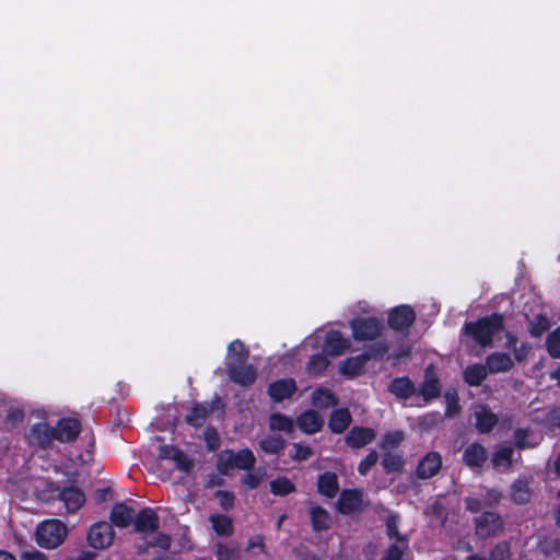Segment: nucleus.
<instances>
[{
    "label": "nucleus",
    "mask_w": 560,
    "mask_h": 560,
    "mask_svg": "<svg viewBox=\"0 0 560 560\" xmlns=\"http://www.w3.org/2000/svg\"><path fill=\"white\" fill-rule=\"evenodd\" d=\"M529 351H530V345L527 342H522L518 347H514V349H513L514 359L518 363H521L526 360Z\"/></svg>",
    "instance_id": "nucleus-58"
},
{
    "label": "nucleus",
    "mask_w": 560,
    "mask_h": 560,
    "mask_svg": "<svg viewBox=\"0 0 560 560\" xmlns=\"http://www.w3.org/2000/svg\"><path fill=\"white\" fill-rule=\"evenodd\" d=\"M503 528V520L497 512L485 511L475 517L476 535L482 539L497 536Z\"/></svg>",
    "instance_id": "nucleus-6"
},
{
    "label": "nucleus",
    "mask_w": 560,
    "mask_h": 560,
    "mask_svg": "<svg viewBox=\"0 0 560 560\" xmlns=\"http://www.w3.org/2000/svg\"><path fill=\"white\" fill-rule=\"evenodd\" d=\"M298 390L296 382L292 377L272 381L267 387V394L273 402L290 399Z\"/></svg>",
    "instance_id": "nucleus-13"
},
{
    "label": "nucleus",
    "mask_w": 560,
    "mask_h": 560,
    "mask_svg": "<svg viewBox=\"0 0 560 560\" xmlns=\"http://www.w3.org/2000/svg\"><path fill=\"white\" fill-rule=\"evenodd\" d=\"M269 487L270 492L278 497L289 495L296 490L295 483L285 476H278L275 478L270 481Z\"/></svg>",
    "instance_id": "nucleus-37"
},
{
    "label": "nucleus",
    "mask_w": 560,
    "mask_h": 560,
    "mask_svg": "<svg viewBox=\"0 0 560 560\" xmlns=\"http://www.w3.org/2000/svg\"><path fill=\"white\" fill-rule=\"evenodd\" d=\"M228 350L234 357L235 361L233 363H246L249 358V350L244 342L238 339L233 340L229 345Z\"/></svg>",
    "instance_id": "nucleus-47"
},
{
    "label": "nucleus",
    "mask_w": 560,
    "mask_h": 560,
    "mask_svg": "<svg viewBox=\"0 0 560 560\" xmlns=\"http://www.w3.org/2000/svg\"><path fill=\"white\" fill-rule=\"evenodd\" d=\"M488 373L486 364L475 363L464 370L463 377L466 384L477 387L487 378Z\"/></svg>",
    "instance_id": "nucleus-31"
},
{
    "label": "nucleus",
    "mask_w": 560,
    "mask_h": 560,
    "mask_svg": "<svg viewBox=\"0 0 560 560\" xmlns=\"http://www.w3.org/2000/svg\"><path fill=\"white\" fill-rule=\"evenodd\" d=\"M485 364L489 374L505 373L514 368L511 355L506 352H492L486 357Z\"/></svg>",
    "instance_id": "nucleus-22"
},
{
    "label": "nucleus",
    "mask_w": 560,
    "mask_h": 560,
    "mask_svg": "<svg viewBox=\"0 0 560 560\" xmlns=\"http://www.w3.org/2000/svg\"><path fill=\"white\" fill-rule=\"evenodd\" d=\"M173 460L176 465V468L183 472H190L194 467V462L185 454L182 450L175 452Z\"/></svg>",
    "instance_id": "nucleus-50"
},
{
    "label": "nucleus",
    "mask_w": 560,
    "mask_h": 560,
    "mask_svg": "<svg viewBox=\"0 0 560 560\" xmlns=\"http://www.w3.org/2000/svg\"><path fill=\"white\" fill-rule=\"evenodd\" d=\"M253 548H259L261 553L267 552L264 535L257 534V535L249 537L246 550H249Z\"/></svg>",
    "instance_id": "nucleus-57"
},
{
    "label": "nucleus",
    "mask_w": 560,
    "mask_h": 560,
    "mask_svg": "<svg viewBox=\"0 0 560 560\" xmlns=\"http://www.w3.org/2000/svg\"><path fill=\"white\" fill-rule=\"evenodd\" d=\"M513 448L511 446H501L498 448L491 458L493 467L504 466L511 467L513 463Z\"/></svg>",
    "instance_id": "nucleus-45"
},
{
    "label": "nucleus",
    "mask_w": 560,
    "mask_h": 560,
    "mask_svg": "<svg viewBox=\"0 0 560 560\" xmlns=\"http://www.w3.org/2000/svg\"><path fill=\"white\" fill-rule=\"evenodd\" d=\"M35 534L38 546L54 549L65 541L68 529L61 521L52 518L38 524Z\"/></svg>",
    "instance_id": "nucleus-3"
},
{
    "label": "nucleus",
    "mask_w": 560,
    "mask_h": 560,
    "mask_svg": "<svg viewBox=\"0 0 560 560\" xmlns=\"http://www.w3.org/2000/svg\"><path fill=\"white\" fill-rule=\"evenodd\" d=\"M411 353V348L409 346H401L399 350L393 353L392 358L395 363H398L401 358L408 357Z\"/></svg>",
    "instance_id": "nucleus-64"
},
{
    "label": "nucleus",
    "mask_w": 560,
    "mask_h": 560,
    "mask_svg": "<svg viewBox=\"0 0 560 560\" xmlns=\"http://www.w3.org/2000/svg\"><path fill=\"white\" fill-rule=\"evenodd\" d=\"M214 498L219 500V504L222 510L228 512L234 508L235 495L233 492L228 490H217L214 492Z\"/></svg>",
    "instance_id": "nucleus-51"
},
{
    "label": "nucleus",
    "mask_w": 560,
    "mask_h": 560,
    "mask_svg": "<svg viewBox=\"0 0 560 560\" xmlns=\"http://www.w3.org/2000/svg\"><path fill=\"white\" fill-rule=\"evenodd\" d=\"M538 548L546 557H560V538L546 536L538 542Z\"/></svg>",
    "instance_id": "nucleus-42"
},
{
    "label": "nucleus",
    "mask_w": 560,
    "mask_h": 560,
    "mask_svg": "<svg viewBox=\"0 0 560 560\" xmlns=\"http://www.w3.org/2000/svg\"><path fill=\"white\" fill-rule=\"evenodd\" d=\"M399 516L397 514H390L386 518V535L394 541L409 540L407 535H404L398 529Z\"/></svg>",
    "instance_id": "nucleus-46"
},
{
    "label": "nucleus",
    "mask_w": 560,
    "mask_h": 560,
    "mask_svg": "<svg viewBox=\"0 0 560 560\" xmlns=\"http://www.w3.org/2000/svg\"><path fill=\"white\" fill-rule=\"evenodd\" d=\"M311 402L317 409H328L339 404L336 394L327 387H317L311 395Z\"/></svg>",
    "instance_id": "nucleus-29"
},
{
    "label": "nucleus",
    "mask_w": 560,
    "mask_h": 560,
    "mask_svg": "<svg viewBox=\"0 0 560 560\" xmlns=\"http://www.w3.org/2000/svg\"><path fill=\"white\" fill-rule=\"evenodd\" d=\"M149 546H159L163 549H168L171 546V537L166 534L160 533L154 542H149Z\"/></svg>",
    "instance_id": "nucleus-61"
},
{
    "label": "nucleus",
    "mask_w": 560,
    "mask_h": 560,
    "mask_svg": "<svg viewBox=\"0 0 560 560\" xmlns=\"http://www.w3.org/2000/svg\"><path fill=\"white\" fill-rule=\"evenodd\" d=\"M299 429L306 434L319 432L324 425V419L314 409L303 411L296 418Z\"/></svg>",
    "instance_id": "nucleus-23"
},
{
    "label": "nucleus",
    "mask_w": 560,
    "mask_h": 560,
    "mask_svg": "<svg viewBox=\"0 0 560 560\" xmlns=\"http://www.w3.org/2000/svg\"><path fill=\"white\" fill-rule=\"evenodd\" d=\"M528 332L533 338H540L550 328V320L544 314H536L533 318L526 315Z\"/></svg>",
    "instance_id": "nucleus-35"
},
{
    "label": "nucleus",
    "mask_w": 560,
    "mask_h": 560,
    "mask_svg": "<svg viewBox=\"0 0 560 560\" xmlns=\"http://www.w3.org/2000/svg\"><path fill=\"white\" fill-rule=\"evenodd\" d=\"M21 560H47V557L42 551L32 549L23 551L21 555Z\"/></svg>",
    "instance_id": "nucleus-60"
},
{
    "label": "nucleus",
    "mask_w": 560,
    "mask_h": 560,
    "mask_svg": "<svg viewBox=\"0 0 560 560\" xmlns=\"http://www.w3.org/2000/svg\"><path fill=\"white\" fill-rule=\"evenodd\" d=\"M417 318L412 306L400 304L390 308L387 313V325L394 331L405 332L415 324Z\"/></svg>",
    "instance_id": "nucleus-5"
},
{
    "label": "nucleus",
    "mask_w": 560,
    "mask_h": 560,
    "mask_svg": "<svg viewBox=\"0 0 560 560\" xmlns=\"http://www.w3.org/2000/svg\"><path fill=\"white\" fill-rule=\"evenodd\" d=\"M355 341H375L384 330L383 320L376 316L354 317L349 322Z\"/></svg>",
    "instance_id": "nucleus-4"
},
{
    "label": "nucleus",
    "mask_w": 560,
    "mask_h": 560,
    "mask_svg": "<svg viewBox=\"0 0 560 560\" xmlns=\"http://www.w3.org/2000/svg\"><path fill=\"white\" fill-rule=\"evenodd\" d=\"M404 464H405V462H404L402 455H400L398 453H393V452H384V454L382 456V460H381L383 470L386 474L401 471L404 468Z\"/></svg>",
    "instance_id": "nucleus-38"
},
{
    "label": "nucleus",
    "mask_w": 560,
    "mask_h": 560,
    "mask_svg": "<svg viewBox=\"0 0 560 560\" xmlns=\"http://www.w3.org/2000/svg\"><path fill=\"white\" fill-rule=\"evenodd\" d=\"M475 429L479 434H488L493 431L499 422V417L488 405H479L474 412Z\"/></svg>",
    "instance_id": "nucleus-15"
},
{
    "label": "nucleus",
    "mask_w": 560,
    "mask_h": 560,
    "mask_svg": "<svg viewBox=\"0 0 560 560\" xmlns=\"http://www.w3.org/2000/svg\"><path fill=\"white\" fill-rule=\"evenodd\" d=\"M442 385L433 364H429L423 371V380L417 389L425 402H430L441 396Z\"/></svg>",
    "instance_id": "nucleus-8"
},
{
    "label": "nucleus",
    "mask_w": 560,
    "mask_h": 560,
    "mask_svg": "<svg viewBox=\"0 0 560 560\" xmlns=\"http://www.w3.org/2000/svg\"><path fill=\"white\" fill-rule=\"evenodd\" d=\"M260 476L254 472H247L241 479L242 485L249 490L256 489L260 485Z\"/></svg>",
    "instance_id": "nucleus-56"
},
{
    "label": "nucleus",
    "mask_w": 560,
    "mask_h": 560,
    "mask_svg": "<svg viewBox=\"0 0 560 560\" xmlns=\"http://www.w3.org/2000/svg\"><path fill=\"white\" fill-rule=\"evenodd\" d=\"M317 492L328 499H332L339 492L338 476L334 471H324L317 476Z\"/></svg>",
    "instance_id": "nucleus-24"
},
{
    "label": "nucleus",
    "mask_w": 560,
    "mask_h": 560,
    "mask_svg": "<svg viewBox=\"0 0 560 560\" xmlns=\"http://www.w3.org/2000/svg\"><path fill=\"white\" fill-rule=\"evenodd\" d=\"M215 556L218 560H234L240 556V548L234 542H218L215 545Z\"/></svg>",
    "instance_id": "nucleus-43"
},
{
    "label": "nucleus",
    "mask_w": 560,
    "mask_h": 560,
    "mask_svg": "<svg viewBox=\"0 0 560 560\" xmlns=\"http://www.w3.org/2000/svg\"><path fill=\"white\" fill-rule=\"evenodd\" d=\"M58 498L65 503L67 511L70 513L80 510L85 502L84 492L74 486L63 487L59 491Z\"/></svg>",
    "instance_id": "nucleus-20"
},
{
    "label": "nucleus",
    "mask_w": 560,
    "mask_h": 560,
    "mask_svg": "<svg viewBox=\"0 0 560 560\" xmlns=\"http://www.w3.org/2000/svg\"><path fill=\"white\" fill-rule=\"evenodd\" d=\"M211 526L218 536L229 537L233 534V521L224 514H211L209 517Z\"/></svg>",
    "instance_id": "nucleus-34"
},
{
    "label": "nucleus",
    "mask_w": 560,
    "mask_h": 560,
    "mask_svg": "<svg viewBox=\"0 0 560 560\" xmlns=\"http://www.w3.org/2000/svg\"><path fill=\"white\" fill-rule=\"evenodd\" d=\"M212 408L201 402H195L190 411L186 415L185 421L194 428H200L205 424Z\"/></svg>",
    "instance_id": "nucleus-32"
},
{
    "label": "nucleus",
    "mask_w": 560,
    "mask_h": 560,
    "mask_svg": "<svg viewBox=\"0 0 560 560\" xmlns=\"http://www.w3.org/2000/svg\"><path fill=\"white\" fill-rule=\"evenodd\" d=\"M226 372L231 382L243 387H250L257 378L256 368L247 362L228 363Z\"/></svg>",
    "instance_id": "nucleus-10"
},
{
    "label": "nucleus",
    "mask_w": 560,
    "mask_h": 560,
    "mask_svg": "<svg viewBox=\"0 0 560 560\" xmlns=\"http://www.w3.org/2000/svg\"><path fill=\"white\" fill-rule=\"evenodd\" d=\"M115 532L110 523L97 522L88 532V542L94 549H104L112 545Z\"/></svg>",
    "instance_id": "nucleus-9"
},
{
    "label": "nucleus",
    "mask_w": 560,
    "mask_h": 560,
    "mask_svg": "<svg viewBox=\"0 0 560 560\" xmlns=\"http://www.w3.org/2000/svg\"><path fill=\"white\" fill-rule=\"evenodd\" d=\"M404 439L405 434L402 431H388L383 435L380 442V447L385 452H392V450H395L400 445Z\"/></svg>",
    "instance_id": "nucleus-41"
},
{
    "label": "nucleus",
    "mask_w": 560,
    "mask_h": 560,
    "mask_svg": "<svg viewBox=\"0 0 560 560\" xmlns=\"http://www.w3.org/2000/svg\"><path fill=\"white\" fill-rule=\"evenodd\" d=\"M312 528L315 533L328 530L331 526V516L326 509L314 505L308 511Z\"/></svg>",
    "instance_id": "nucleus-30"
},
{
    "label": "nucleus",
    "mask_w": 560,
    "mask_h": 560,
    "mask_svg": "<svg viewBox=\"0 0 560 560\" xmlns=\"http://www.w3.org/2000/svg\"><path fill=\"white\" fill-rule=\"evenodd\" d=\"M269 427L272 431L291 433L293 431L294 423L290 417L281 412H273L269 416Z\"/></svg>",
    "instance_id": "nucleus-39"
},
{
    "label": "nucleus",
    "mask_w": 560,
    "mask_h": 560,
    "mask_svg": "<svg viewBox=\"0 0 560 560\" xmlns=\"http://www.w3.org/2000/svg\"><path fill=\"white\" fill-rule=\"evenodd\" d=\"M388 392L398 399L407 400L417 394V387L408 376H398L389 383Z\"/></svg>",
    "instance_id": "nucleus-25"
},
{
    "label": "nucleus",
    "mask_w": 560,
    "mask_h": 560,
    "mask_svg": "<svg viewBox=\"0 0 560 560\" xmlns=\"http://www.w3.org/2000/svg\"><path fill=\"white\" fill-rule=\"evenodd\" d=\"M462 459L468 468L480 469L488 460V451L481 443L472 442L464 448Z\"/></svg>",
    "instance_id": "nucleus-14"
},
{
    "label": "nucleus",
    "mask_w": 560,
    "mask_h": 560,
    "mask_svg": "<svg viewBox=\"0 0 560 560\" xmlns=\"http://www.w3.org/2000/svg\"><path fill=\"white\" fill-rule=\"evenodd\" d=\"M109 494H110L109 488L97 489L94 492V500L96 503H103L108 499Z\"/></svg>",
    "instance_id": "nucleus-63"
},
{
    "label": "nucleus",
    "mask_w": 560,
    "mask_h": 560,
    "mask_svg": "<svg viewBox=\"0 0 560 560\" xmlns=\"http://www.w3.org/2000/svg\"><path fill=\"white\" fill-rule=\"evenodd\" d=\"M529 436L528 429L525 428H517L514 431V441L515 445L520 450H524L526 447L533 446L530 443L526 441V439Z\"/></svg>",
    "instance_id": "nucleus-54"
},
{
    "label": "nucleus",
    "mask_w": 560,
    "mask_h": 560,
    "mask_svg": "<svg viewBox=\"0 0 560 560\" xmlns=\"http://www.w3.org/2000/svg\"><path fill=\"white\" fill-rule=\"evenodd\" d=\"M366 361L362 354L345 359L339 366V372L348 380H353L363 374Z\"/></svg>",
    "instance_id": "nucleus-28"
},
{
    "label": "nucleus",
    "mask_w": 560,
    "mask_h": 560,
    "mask_svg": "<svg viewBox=\"0 0 560 560\" xmlns=\"http://www.w3.org/2000/svg\"><path fill=\"white\" fill-rule=\"evenodd\" d=\"M442 468V456L439 452L431 451L418 463L416 475L420 479H429L435 476Z\"/></svg>",
    "instance_id": "nucleus-17"
},
{
    "label": "nucleus",
    "mask_w": 560,
    "mask_h": 560,
    "mask_svg": "<svg viewBox=\"0 0 560 560\" xmlns=\"http://www.w3.org/2000/svg\"><path fill=\"white\" fill-rule=\"evenodd\" d=\"M350 346V340L339 330H329L324 339V351L330 357L341 355Z\"/></svg>",
    "instance_id": "nucleus-19"
},
{
    "label": "nucleus",
    "mask_w": 560,
    "mask_h": 560,
    "mask_svg": "<svg viewBox=\"0 0 560 560\" xmlns=\"http://www.w3.org/2000/svg\"><path fill=\"white\" fill-rule=\"evenodd\" d=\"M504 329V315L493 312L476 320L465 322L462 334L471 338L479 347L488 348L493 345V338Z\"/></svg>",
    "instance_id": "nucleus-1"
},
{
    "label": "nucleus",
    "mask_w": 560,
    "mask_h": 560,
    "mask_svg": "<svg viewBox=\"0 0 560 560\" xmlns=\"http://www.w3.org/2000/svg\"><path fill=\"white\" fill-rule=\"evenodd\" d=\"M378 454L375 450H371L368 455L359 463L358 471L361 476H366L371 468L377 463Z\"/></svg>",
    "instance_id": "nucleus-52"
},
{
    "label": "nucleus",
    "mask_w": 560,
    "mask_h": 560,
    "mask_svg": "<svg viewBox=\"0 0 560 560\" xmlns=\"http://www.w3.org/2000/svg\"><path fill=\"white\" fill-rule=\"evenodd\" d=\"M363 504V492L360 489H343L336 503L337 511L342 515L359 512Z\"/></svg>",
    "instance_id": "nucleus-11"
},
{
    "label": "nucleus",
    "mask_w": 560,
    "mask_h": 560,
    "mask_svg": "<svg viewBox=\"0 0 560 560\" xmlns=\"http://www.w3.org/2000/svg\"><path fill=\"white\" fill-rule=\"evenodd\" d=\"M24 419V412L21 409H13L7 415V422L16 424L22 422Z\"/></svg>",
    "instance_id": "nucleus-62"
},
{
    "label": "nucleus",
    "mask_w": 560,
    "mask_h": 560,
    "mask_svg": "<svg viewBox=\"0 0 560 560\" xmlns=\"http://www.w3.org/2000/svg\"><path fill=\"white\" fill-rule=\"evenodd\" d=\"M293 446L295 448V453L291 456V458L295 462L306 460L313 454V451L308 445L294 443Z\"/></svg>",
    "instance_id": "nucleus-55"
},
{
    "label": "nucleus",
    "mask_w": 560,
    "mask_h": 560,
    "mask_svg": "<svg viewBox=\"0 0 560 560\" xmlns=\"http://www.w3.org/2000/svg\"><path fill=\"white\" fill-rule=\"evenodd\" d=\"M376 438L373 428L353 425L345 436L346 444L351 448H362L372 443Z\"/></svg>",
    "instance_id": "nucleus-16"
},
{
    "label": "nucleus",
    "mask_w": 560,
    "mask_h": 560,
    "mask_svg": "<svg viewBox=\"0 0 560 560\" xmlns=\"http://www.w3.org/2000/svg\"><path fill=\"white\" fill-rule=\"evenodd\" d=\"M179 448L173 445H161L159 447V458L160 459H172L174 457L175 452H177Z\"/></svg>",
    "instance_id": "nucleus-59"
},
{
    "label": "nucleus",
    "mask_w": 560,
    "mask_h": 560,
    "mask_svg": "<svg viewBox=\"0 0 560 560\" xmlns=\"http://www.w3.org/2000/svg\"><path fill=\"white\" fill-rule=\"evenodd\" d=\"M532 478L523 477L515 479L511 485L510 497L511 501L518 505H524L530 502L533 491L530 488Z\"/></svg>",
    "instance_id": "nucleus-21"
},
{
    "label": "nucleus",
    "mask_w": 560,
    "mask_h": 560,
    "mask_svg": "<svg viewBox=\"0 0 560 560\" xmlns=\"http://www.w3.org/2000/svg\"><path fill=\"white\" fill-rule=\"evenodd\" d=\"M25 439L30 446L38 447L40 450H48L51 447L52 442L56 441L54 428L46 422H36L31 425L25 434Z\"/></svg>",
    "instance_id": "nucleus-7"
},
{
    "label": "nucleus",
    "mask_w": 560,
    "mask_h": 560,
    "mask_svg": "<svg viewBox=\"0 0 560 560\" xmlns=\"http://www.w3.org/2000/svg\"><path fill=\"white\" fill-rule=\"evenodd\" d=\"M511 545L508 540L498 542L489 552V560H505L510 557Z\"/></svg>",
    "instance_id": "nucleus-49"
},
{
    "label": "nucleus",
    "mask_w": 560,
    "mask_h": 560,
    "mask_svg": "<svg viewBox=\"0 0 560 560\" xmlns=\"http://www.w3.org/2000/svg\"><path fill=\"white\" fill-rule=\"evenodd\" d=\"M285 441L281 435H269L259 442L261 451L267 454L276 455L283 450Z\"/></svg>",
    "instance_id": "nucleus-44"
},
{
    "label": "nucleus",
    "mask_w": 560,
    "mask_h": 560,
    "mask_svg": "<svg viewBox=\"0 0 560 560\" xmlns=\"http://www.w3.org/2000/svg\"><path fill=\"white\" fill-rule=\"evenodd\" d=\"M132 523L135 530L142 534L154 533L160 527V518L151 508L141 509Z\"/></svg>",
    "instance_id": "nucleus-18"
},
{
    "label": "nucleus",
    "mask_w": 560,
    "mask_h": 560,
    "mask_svg": "<svg viewBox=\"0 0 560 560\" xmlns=\"http://www.w3.org/2000/svg\"><path fill=\"white\" fill-rule=\"evenodd\" d=\"M256 464V458L250 448L245 447L237 452L224 450L218 455L217 469L222 475H228L233 468L250 470Z\"/></svg>",
    "instance_id": "nucleus-2"
},
{
    "label": "nucleus",
    "mask_w": 560,
    "mask_h": 560,
    "mask_svg": "<svg viewBox=\"0 0 560 560\" xmlns=\"http://www.w3.org/2000/svg\"><path fill=\"white\" fill-rule=\"evenodd\" d=\"M352 422V416L348 408L342 407L331 411L328 419V428L335 434L343 433Z\"/></svg>",
    "instance_id": "nucleus-26"
},
{
    "label": "nucleus",
    "mask_w": 560,
    "mask_h": 560,
    "mask_svg": "<svg viewBox=\"0 0 560 560\" xmlns=\"http://www.w3.org/2000/svg\"><path fill=\"white\" fill-rule=\"evenodd\" d=\"M135 511L124 502L115 503L110 511V524L126 528L133 522Z\"/></svg>",
    "instance_id": "nucleus-27"
},
{
    "label": "nucleus",
    "mask_w": 560,
    "mask_h": 560,
    "mask_svg": "<svg viewBox=\"0 0 560 560\" xmlns=\"http://www.w3.org/2000/svg\"><path fill=\"white\" fill-rule=\"evenodd\" d=\"M54 428L55 439L60 443L74 442L81 433V422L71 417L61 418Z\"/></svg>",
    "instance_id": "nucleus-12"
},
{
    "label": "nucleus",
    "mask_w": 560,
    "mask_h": 560,
    "mask_svg": "<svg viewBox=\"0 0 560 560\" xmlns=\"http://www.w3.org/2000/svg\"><path fill=\"white\" fill-rule=\"evenodd\" d=\"M205 440L210 451H215L220 446V438L217 429L213 427H208L205 430Z\"/></svg>",
    "instance_id": "nucleus-53"
},
{
    "label": "nucleus",
    "mask_w": 560,
    "mask_h": 560,
    "mask_svg": "<svg viewBox=\"0 0 560 560\" xmlns=\"http://www.w3.org/2000/svg\"><path fill=\"white\" fill-rule=\"evenodd\" d=\"M389 347L385 340H375L365 347L361 353L366 363L370 360H383L388 353Z\"/></svg>",
    "instance_id": "nucleus-36"
},
{
    "label": "nucleus",
    "mask_w": 560,
    "mask_h": 560,
    "mask_svg": "<svg viewBox=\"0 0 560 560\" xmlns=\"http://www.w3.org/2000/svg\"><path fill=\"white\" fill-rule=\"evenodd\" d=\"M546 348L551 358H560V326L548 334Z\"/></svg>",
    "instance_id": "nucleus-48"
},
{
    "label": "nucleus",
    "mask_w": 560,
    "mask_h": 560,
    "mask_svg": "<svg viewBox=\"0 0 560 560\" xmlns=\"http://www.w3.org/2000/svg\"><path fill=\"white\" fill-rule=\"evenodd\" d=\"M327 355V353L325 354L323 352L312 354L306 362V373L311 376L323 375L330 364Z\"/></svg>",
    "instance_id": "nucleus-33"
},
{
    "label": "nucleus",
    "mask_w": 560,
    "mask_h": 560,
    "mask_svg": "<svg viewBox=\"0 0 560 560\" xmlns=\"http://www.w3.org/2000/svg\"><path fill=\"white\" fill-rule=\"evenodd\" d=\"M409 548V540L393 541L384 550L381 560H402Z\"/></svg>",
    "instance_id": "nucleus-40"
}]
</instances>
